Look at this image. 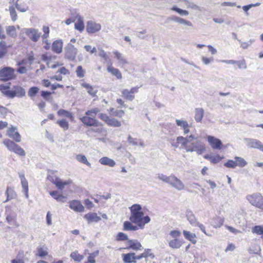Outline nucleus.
Segmentation results:
<instances>
[{
    "label": "nucleus",
    "instance_id": "f257e3e1",
    "mask_svg": "<svg viewBox=\"0 0 263 263\" xmlns=\"http://www.w3.org/2000/svg\"><path fill=\"white\" fill-rule=\"evenodd\" d=\"M130 211V215L129 216L130 221L134 223L138 226L141 229H143V224L142 223V217L144 215L143 212L142 211V207L139 204H133L129 207Z\"/></svg>",
    "mask_w": 263,
    "mask_h": 263
},
{
    "label": "nucleus",
    "instance_id": "f03ea898",
    "mask_svg": "<svg viewBox=\"0 0 263 263\" xmlns=\"http://www.w3.org/2000/svg\"><path fill=\"white\" fill-rule=\"evenodd\" d=\"M246 199L252 205L263 210V196L260 193H255L248 195Z\"/></svg>",
    "mask_w": 263,
    "mask_h": 263
},
{
    "label": "nucleus",
    "instance_id": "7ed1b4c3",
    "mask_svg": "<svg viewBox=\"0 0 263 263\" xmlns=\"http://www.w3.org/2000/svg\"><path fill=\"white\" fill-rule=\"evenodd\" d=\"M16 78L15 69L11 67H4L0 69V81L7 82Z\"/></svg>",
    "mask_w": 263,
    "mask_h": 263
},
{
    "label": "nucleus",
    "instance_id": "20e7f679",
    "mask_svg": "<svg viewBox=\"0 0 263 263\" xmlns=\"http://www.w3.org/2000/svg\"><path fill=\"white\" fill-rule=\"evenodd\" d=\"M47 179L55 184L59 190H63L66 185H69L72 182L71 180L63 181L52 171L49 172L47 176Z\"/></svg>",
    "mask_w": 263,
    "mask_h": 263
},
{
    "label": "nucleus",
    "instance_id": "39448f33",
    "mask_svg": "<svg viewBox=\"0 0 263 263\" xmlns=\"http://www.w3.org/2000/svg\"><path fill=\"white\" fill-rule=\"evenodd\" d=\"M78 49L71 43H68L64 48V58L70 61L76 60Z\"/></svg>",
    "mask_w": 263,
    "mask_h": 263
},
{
    "label": "nucleus",
    "instance_id": "423d86ee",
    "mask_svg": "<svg viewBox=\"0 0 263 263\" xmlns=\"http://www.w3.org/2000/svg\"><path fill=\"white\" fill-rule=\"evenodd\" d=\"M185 151L187 152H195L198 155H201L205 151V147L200 141H197L189 143V146H186Z\"/></svg>",
    "mask_w": 263,
    "mask_h": 263
},
{
    "label": "nucleus",
    "instance_id": "0eeeda50",
    "mask_svg": "<svg viewBox=\"0 0 263 263\" xmlns=\"http://www.w3.org/2000/svg\"><path fill=\"white\" fill-rule=\"evenodd\" d=\"M3 143L10 151H12L15 154L21 156H25V152L24 150L12 141L9 139H5Z\"/></svg>",
    "mask_w": 263,
    "mask_h": 263
},
{
    "label": "nucleus",
    "instance_id": "6e6552de",
    "mask_svg": "<svg viewBox=\"0 0 263 263\" xmlns=\"http://www.w3.org/2000/svg\"><path fill=\"white\" fill-rule=\"evenodd\" d=\"M243 142L248 147L257 149L263 152V143L259 140L254 138H245Z\"/></svg>",
    "mask_w": 263,
    "mask_h": 263
},
{
    "label": "nucleus",
    "instance_id": "1a4fd4ad",
    "mask_svg": "<svg viewBox=\"0 0 263 263\" xmlns=\"http://www.w3.org/2000/svg\"><path fill=\"white\" fill-rule=\"evenodd\" d=\"M22 32L25 33L33 42H37L41 37V33L37 29L33 28H24L22 30Z\"/></svg>",
    "mask_w": 263,
    "mask_h": 263
},
{
    "label": "nucleus",
    "instance_id": "9d476101",
    "mask_svg": "<svg viewBox=\"0 0 263 263\" xmlns=\"http://www.w3.org/2000/svg\"><path fill=\"white\" fill-rule=\"evenodd\" d=\"M7 97L10 98H13L15 97L22 98L25 96L26 91L25 89L20 86H14L12 90H8L6 93Z\"/></svg>",
    "mask_w": 263,
    "mask_h": 263
},
{
    "label": "nucleus",
    "instance_id": "9b49d317",
    "mask_svg": "<svg viewBox=\"0 0 263 263\" xmlns=\"http://www.w3.org/2000/svg\"><path fill=\"white\" fill-rule=\"evenodd\" d=\"M140 87L136 86L132 87L130 89H124L121 91L122 96L127 100L132 101L135 97V94L138 92Z\"/></svg>",
    "mask_w": 263,
    "mask_h": 263
},
{
    "label": "nucleus",
    "instance_id": "f8f14e48",
    "mask_svg": "<svg viewBox=\"0 0 263 263\" xmlns=\"http://www.w3.org/2000/svg\"><path fill=\"white\" fill-rule=\"evenodd\" d=\"M101 25L92 21H88L86 23V31L88 33H95L101 29Z\"/></svg>",
    "mask_w": 263,
    "mask_h": 263
},
{
    "label": "nucleus",
    "instance_id": "ddd939ff",
    "mask_svg": "<svg viewBox=\"0 0 263 263\" xmlns=\"http://www.w3.org/2000/svg\"><path fill=\"white\" fill-rule=\"evenodd\" d=\"M82 122L87 126H99L100 122L90 116H84L80 119Z\"/></svg>",
    "mask_w": 263,
    "mask_h": 263
},
{
    "label": "nucleus",
    "instance_id": "4468645a",
    "mask_svg": "<svg viewBox=\"0 0 263 263\" xmlns=\"http://www.w3.org/2000/svg\"><path fill=\"white\" fill-rule=\"evenodd\" d=\"M169 184L178 191H182L184 189L183 182L174 175H172Z\"/></svg>",
    "mask_w": 263,
    "mask_h": 263
},
{
    "label": "nucleus",
    "instance_id": "2eb2a0df",
    "mask_svg": "<svg viewBox=\"0 0 263 263\" xmlns=\"http://www.w3.org/2000/svg\"><path fill=\"white\" fill-rule=\"evenodd\" d=\"M208 141L213 149H220L222 145L221 140L212 136L207 137Z\"/></svg>",
    "mask_w": 263,
    "mask_h": 263
},
{
    "label": "nucleus",
    "instance_id": "dca6fc26",
    "mask_svg": "<svg viewBox=\"0 0 263 263\" xmlns=\"http://www.w3.org/2000/svg\"><path fill=\"white\" fill-rule=\"evenodd\" d=\"M196 139L197 138L193 135L185 138L182 136H179L177 138V141L178 143H181V145L183 146L185 149L186 146H189V143H190L193 140Z\"/></svg>",
    "mask_w": 263,
    "mask_h": 263
},
{
    "label": "nucleus",
    "instance_id": "f3484780",
    "mask_svg": "<svg viewBox=\"0 0 263 263\" xmlns=\"http://www.w3.org/2000/svg\"><path fill=\"white\" fill-rule=\"evenodd\" d=\"M19 177L21 179V183L23 189L22 191L24 193L25 197L26 198H28V182L26 179L25 178V175L24 173H19Z\"/></svg>",
    "mask_w": 263,
    "mask_h": 263
},
{
    "label": "nucleus",
    "instance_id": "a211bd4d",
    "mask_svg": "<svg viewBox=\"0 0 263 263\" xmlns=\"http://www.w3.org/2000/svg\"><path fill=\"white\" fill-rule=\"evenodd\" d=\"M167 20L174 21L176 23L188 26V27H192L193 26V24L190 21L185 20L183 18L178 17L176 15L171 16L168 17L167 18Z\"/></svg>",
    "mask_w": 263,
    "mask_h": 263
},
{
    "label": "nucleus",
    "instance_id": "6ab92c4d",
    "mask_svg": "<svg viewBox=\"0 0 263 263\" xmlns=\"http://www.w3.org/2000/svg\"><path fill=\"white\" fill-rule=\"evenodd\" d=\"M16 128L14 127H12L10 128L7 131V135L10 137L12 138L14 140H15L16 142H20L21 140V137L19 133L15 131Z\"/></svg>",
    "mask_w": 263,
    "mask_h": 263
},
{
    "label": "nucleus",
    "instance_id": "aec40b11",
    "mask_svg": "<svg viewBox=\"0 0 263 263\" xmlns=\"http://www.w3.org/2000/svg\"><path fill=\"white\" fill-rule=\"evenodd\" d=\"M69 207L71 209L77 212H82L84 206L78 200H72L70 202Z\"/></svg>",
    "mask_w": 263,
    "mask_h": 263
},
{
    "label": "nucleus",
    "instance_id": "412c9836",
    "mask_svg": "<svg viewBox=\"0 0 263 263\" xmlns=\"http://www.w3.org/2000/svg\"><path fill=\"white\" fill-rule=\"evenodd\" d=\"M63 41L61 40H58L54 41L52 45V50L57 53H61L63 49Z\"/></svg>",
    "mask_w": 263,
    "mask_h": 263
},
{
    "label": "nucleus",
    "instance_id": "4be33fe9",
    "mask_svg": "<svg viewBox=\"0 0 263 263\" xmlns=\"http://www.w3.org/2000/svg\"><path fill=\"white\" fill-rule=\"evenodd\" d=\"M84 218L88 223L93 222H97L101 220V218L96 213H88L85 215Z\"/></svg>",
    "mask_w": 263,
    "mask_h": 263
},
{
    "label": "nucleus",
    "instance_id": "5701e85b",
    "mask_svg": "<svg viewBox=\"0 0 263 263\" xmlns=\"http://www.w3.org/2000/svg\"><path fill=\"white\" fill-rule=\"evenodd\" d=\"M5 195L7 196V199L4 202H6L9 200L14 199L17 196L14 189L10 186H7V190L5 192Z\"/></svg>",
    "mask_w": 263,
    "mask_h": 263
},
{
    "label": "nucleus",
    "instance_id": "b1692460",
    "mask_svg": "<svg viewBox=\"0 0 263 263\" xmlns=\"http://www.w3.org/2000/svg\"><path fill=\"white\" fill-rule=\"evenodd\" d=\"M204 109L202 108H196L195 109L194 119L198 123H201L204 115Z\"/></svg>",
    "mask_w": 263,
    "mask_h": 263
},
{
    "label": "nucleus",
    "instance_id": "393cba45",
    "mask_svg": "<svg viewBox=\"0 0 263 263\" xmlns=\"http://www.w3.org/2000/svg\"><path fill=\"white\" fill-rule=\"evenodd\" d=\"M99 162L104 165H107L109 167H114L116 165L115 161L107 157H103L99 160Z\"/></svg>",
    "mask_w": 263,
    "mask_h": 263
},
{
    "label": "nucleus",
    "instance_id": "a878e982",
    "mask_svg": "<svg viewBox=\"0 0 263 263\" xmlns=\"http://www.w3.org/2000/svg\"><path fill=\"white\" fill-rule=\"evenodd\" d=\"M81 86L87 90V92L91 96H96V94L98 92L97 89L93 87L91 85L85 82L82 83Z\"/></svg>",
    "mask_w": 263,
    "mask_h": 263
},
{
    "label": "nucleus",
    "instance_id": "bb28decb",
    "mask_svg": "<svg viewBox=\"0 0 263 263\" xmlns=\"http://www.w3.org/2000/svg\"><path fill=\"white\" fill-rule=\"evenodd\" d=\"M128 246L130 249L134 250H141L143 249L140 242L136 239L129 240Z\"/></svg>",
    "mask_w": 263,
    "mask_h": 263
},
{
    "label": "nucleus",
    "instance_id": "cd10ccee",
    "mask_svg": "<svg viewBox=\"0 0 263 263\" xmlns=\"http://www.w3.org/2000/svg\"><path fill=\"white\" fill-rule=\"evenodd\" d=\"M50 195L59 202H65L66 197L62 194H59L57 191H53L50 192Z\"/></svg>",
    "mask_w": 263,
    "mask_h": 263
},
{
    "label": "nucleus",
    "instance_id": "c85d7f7f",
    "mask_svg": "<svg viewBox=\"0 0 263 263\" xmlns=\"http://www.w3.org/2000/svg\"><path fill=\"white\" fill-rule=\"evenodd\" d=\"M107 69L109 72L115 76L118 79L122 78V74L118 69L114 68L112 66H109Z\"/></svg>",
    "mask_w": 263,
    "mask_h": 263
},
{
    "label": "nucleus",
    "instance_id": "c756f323",
    "mask_svg": "<svg viewBox=\"0 0 263 263\" xmlns=\"http://www.w3.org/2000/svg\"><path fill=\"white\" fill-rule=\"evenodd\" d=\"M169 247L172 249H179L182 246V242L177 238H174L168 242Z\"/></svg>",
    "mask_w": 263,
    "mask_h": 263
},
{
    "label": "nucleus",
    "instance_id": "7c9ffc66",
    "mask_svg": "<svg viewBox=\"0 0 263 263\" xmlns=\"http://www.w3.org/2000/svg\"><path fill=\"white\" fill-rule=\"evenodd\" d=\"M138 226H133L132 222L126 221L123 223V230L124 231H137L139 229Z\"/></svg>",
    "mask_w": 263,
    "mask_h": 263
},
{
    "label": "nucleus",
    "instance_id": "2f4dec72",
    "mask_svg": "<svg viewBox=\"0 0 263 263\" xmlns=\"http://www.w3.org/2000/svg\"><path fill=\"white\" fill-rule=\"evenodd\" d=\"M186 216L187 220L193 226H195L198 222L192 212L187 211L186 212Z\"/></svg>",
    "mask_w": 263,
    "mask_h": 263
},
{
    "label": "nucleus",
    "instance_id": "473e14b6",
    "mask_svg": "<svg viewBox=\"0 0 263 263\" xmlns=\"http://www.w3.org/2000/svg\"><path fill=\"white\" fill-rule=\"evenodd\" d=\"M183 234L187 239L191 241L193 244H195L197 242L196 239V235L194 233H192L189 231H186L184 230L183 231Z\"/></svg>",
    "mask_w": 263,
    "mask_h": 263
},
{
    "label": "nucleus",
    "instance_id": "72a5a7b5",
    "mask_svg": "<svg viewBox=\"0 0 263 263\" xmlns=\"http://www.w3.org/2000/svg\"><path fill=\"white\" fill-rule=\"evenodd\" d=\"M136 255L135 253H127L123 254V261L125 263L135 262Z\"/></svg>",
    "mask_w": 263,
    "mask_h": 263
},
{
    "label": "nucleus",
    "instance_id": "f704fd0d",
    "mask_svg": "<svg viewBox=\"0 0 263 263\" xmlns=\"http://www.w3.org/2000/svg\"><path fill=\"white\" fill-rule=\"evenodd\" d=\"M115 55V57L119 61V63L120 64L125 65L128 63L127 60L123 57L122 54L120 53L118 51L115 50L113 52Z\"/></svg>",
    "mask_w": 263,
    "mask_h": 263
},
{
    "label": "nucleus",
    "instance_id": "c9c22d12",
    "mask_svg": "<svg viewBox=\"0 0 263 263\" xmlns=\"http://www.w3.org/2000/svg\"><path fill=\"white\" fill-rule=\"evenodd\" d=\"M85 26L84 23L83 17H80L77 22L74 24V28L79 30L80 32H82L84 29Z\"/></svg>",
    "mask_w": 263,
    "mask_h": 263
},
{
    "label": "nucleus",
    "instance_id": "e433bc0d",
    "mask_svg": "<svg viewBox=\"0 0 263 263\" xmlns=\"http://www.w3.org/2000/svg\"><path fill=\"white\" fill-rule=\"evenodd\" d=\"M76 159L80 162L86 164L89 167H91V163L88 161L85 156L79 154L76 156Z\"/></svg>",
    "mask_w": 263,
    "mask_h": 263
},
{
    "label": "nucleus",
    "instance_id": "4c0bfd02",
    "mask_svg": "<svg viewBox=\"0 0 263 263\" xmlns=\"http://www.w3.org/2000/svg\"><path fill=\"white\" fill-rule=\"evenodd\" d=\"M109 114L112 116L121 118L124 115V111L122 110H115L114 108H110Z\"/></svg>",
    "mask_w": 263,
    "mask_h": 263
},
{
    "label": "nucleus",
    "instance_id": "58836bf2",
    "mask_svg": "<svg viewBox=\"0 0 263 263\" xmlns=\"http://www.w3.org/2000/svg\"><path fill=\"white\" fill-rule=\"evenodd\" d=\"M70 18L75 22L76 20H79L80 17H82L78 10L76 9H71L70 10Z\"/></svg>",
    "mask_w": 263,
    "mask_h": 263
},
{
    "label": "nucleus",
    "instance_id": "ea45409f",
    "mask_svg": "<svg viewBox=\"0 0 263 263\" xmlns=\"http://www.w3.org/2000/svg\"><path fill=\"white\" fill-rule=\"evenodd\" d=\"M107 124L110 126L118 127L121 125V122L114 118H109Z\"/></svg>",
    "mask_w": 263,
    "mask_h": 263
},
{
    "label": "nucleus",
    "instance_id": "a19ab883",
    "mask_svg": "<svg viewBox=\"0 0 263 263\" xmlns=\"http://www.w3.org/2000/svg\"><path fill=\"white\" fill-rule=\"evenodd\" d=\"M7 52V46L5 42H0V58H3Z\"/></svg>",
    "mask_w": 263,
    "mask_h": 263
},
{
    "label": "nucleus",
    "instance_id": "79ce46f5",
    "mask_svg": "<svg viewBox=\"0 0 263 263\" xmlns=\"http://www.w3.org/2000/svg\"><path fill=\"white\" fill-rule=\"evenodd\" d=\"M6 32L11 37H15L16 36V29L14 26H8L6 28Z\"/></svg>",
    "mask_w": 263,
    "mask_h": 263
},
{
    "label": "nucleus",
    "instance_id": "37998d69",
    "mask_svg": "<svg viewBox=\"0 0 263 263\" xmlns=\"http://www.w3.org/2000/svg\"><path fill=\"white\" fill-rule=\"evenodd\" d=\"M234 159L236 166L243 167L247 164L246 160L241 157H235Z\"/></svg>",
    "mask_w": 263,
    "mask_h": 263
},
{
    "label": "nucleus",
    "instance_id": "c03bdc74",
    "mask_svg": "<svg viewBox=\"0 0 263 263\" xmlns=\"http://www.w3.org/2000/svg\"><path fill=\"white\" fill-rule=\"evenodd\" d=\"M260 5V3H257L255 4H251L248 5L243 6L242 7V8L243 10L245 11L246 16H248L249 14L248 13V11L250 9H251L252 7H257Z\"/></svg>",
    "mask_w": 263,
    "mask_h": 263
},
{
    "label": "nucleus",
    "instance_id": "a18cd8bd",
    "mask_svg": "<svg viewBox=\"0 0 263 263\" xmlns=\"http://www.w3.org/2000/svg\"><path fill=\"white\" fill-rule=\"evenodd\" d=\"M100 110L98 108H93L88 110L85 112V115L87 116H90L93 118H95L96 115L100 112Z\"/></svg>",
    "mask_w": 263,
    "mask_h": 263
},
{
    "label": "nucleus",
    "instance_id": "49530a36",
    "mask_svg": "<svg viewBox=\"0 0 263 263\" xmlns=\"http://www.w3.org/2000/svg\"><path fill=\"white\" fill-rule=\"evenodd\" d=\"M172 10L175 11V12H176L177 13H178V14L182 16H187L189 14L187 11L182 10L180 8H177L176 6H173L172 8Z\"/></svg>",
    "mask_w": 263,
    "mask_h": 263
},
{
    "label": "nucleus",
    "instance_id": "de8ad7c7",
    "mask_svg": "<svg viewBox=\"0 0 263 263\" xmlns=\"http://www.w3.org/2000/svg\"><path fill=\"white\" fill-rule=\"evenodd\" d=\"M9 10L12 21L13 22L16 21L17 18V15L15 8L13 6H10L9 8Z\"/></svg>",
    "mask_w": 263,
    "mask_h": 263
},
{
    "label": "nucleus",
    "instance_id": "09e8293b",
    "mask_svg": "<svg viewBox=\"0 0 263 263\" xmlns=\"http://www.w3.org/2000/svg\"><path fill=\"white\" fill-rule=\"evenodd\" d=\"M147 30L144 29L141 31L137 32L136 36L140 39L144 40L147 37H148V34H147Z\"/></svg>",
    "mask_w": 263,
    "mask_h": 263
},
{
    "label": "nucleus",
    "instance_id": "8fccbe9b",
    "mask_svg": "<svg viewBox=\"0 0 263 263\" xmlns=\"http://www.w3.org/2000/svg\"><path fill=\"white\" fill-rule=\"evenodd\" d=\"M172 175L167 176L165 175H164L163 174H159L158 176V178L162 181L164 182L167 183L169 184L170 179H171Z\"/></svg>",
    "mask_w": 263,
    "mask_h": 263
},
{
    "label": "nucleus",
    "instance_id": "3c124183",
    "mask_svg": "<svg viewBox=\"0 0 263 263\" xmlns=\"http://www.w3.org/2000/svg\"><path fill=\"white\" fill-rule=\"evenodd\" d=\"M223 158V156L221 157L218 154L212 155L210 162L212 163L216 164L219 162Z\"/></svg>",
    "mask_w": 263,
    "mask_h": 263
},
{
    "label": "nucleus",
    "instance_id": "603ef678",
    "mask_svg": "<svg viewBox=\"0 0 263 263\" xmlns=\"http://www.w3.org/2000/svg\"><path fill=\"white\" fill-rule=\"evenodd\" d=\"M58 114L59 116H61L68 117V118H70V119H72L73 118L72 114L71 112H70L67 110H65L64 109H60L58 111Z\"/></svg>",
    "mask_w": 263,
    "mask_h": 263
},
{
    "label": "nucleus",
    "instance_id": "864d4df0",
    "mask_svg": "<svg viewBox=\"0 0 263 263\" xmlns=\"http://www.w3.org/2000/svg\"><path fill=\"white\" fill-rule=\"evenodd\" d=\"M70 257L76 261H80L83 258V256L78 253L77 252H72L70 254Z\"/></svg>",
    "mask_w": 263,
    "mask_h": 263
},
{
    "label": "nucleus",
    "instance_id": "5fc2aeb1",
    "mask_svg": "<svg viewBox=\"0 0 263 263\" xmlns=\"http://www.w3.org/2000/svg\"><path fill=\"white\" fill-rule=\"evenodd\" d=\"M239 42L240 44V47L242 49H247L254 42V40L250 39L249 41L245 42L239 40Z\"/></svg>",
    "mask_w": 263,
    "mask_h": 263
},
{
    "label": "nucleus",
    "instance_id": "6e6d98bb",
    "mask_svg": "<svg viewBox=\"0 0 263 263\" xmlns=\"http://www.w3.org/2000/svg\"><path fill=\"white\" fill-rule=\"evenodd\" d=\"M176 122L178 126L182 127L183 129L189 127V125L186 121L176 119Z\"/></svg>",
    "mask_w": 263,
    "mask_h": 263
},
{
    "label": "nucleus",
    "instance_id": "4d7b16f0",
    "mask_svg": "<svg viewBox=\"0 0 263 263\" xmlns=\"http://www.w3.org/2000/svg\"><path fill=\"white\" fill-rule=\"evenodd\" d=\"M39 90V89L38 87H32L29 89L28 95L31 98L33 97L36 95Z\"/></svg>",
    "mask_w": 263,
    "mask_h": 263
},
{
    "label": "nucleus",
    "instance_id": "13d9d810",
    "mask_svg": "<svg viewBox=\"0 0 263 263\" xmlns=\"http://www.w3.org/2000/svg\"><path fill=\"white\" fill-rule=\"evenodd\" d=\"M142 256L145 258L150 257L151 259H153L155 257L154 254L151 252V250L149 249H145L144 252L142 253Z\"/></svg>",
    "mask_w": 263,
    "mask_h": 263
},
{
    "label": "nucleus",
    "instance_id": "bf43d9fd",
    "mask_svg": "<svg viewBox=\"0 0 263 263\" xmlns=\"http://www.w3.org/2000/svg\"><path fill=\"white\" fill-rule=\"evenodd\" d=\"M252 232L263 236V226H255L252 229Z\"/></svg>",
    "mask_w": 263,
    "mask_h": 263
},
{
    "label": "nucleus",
    "instance_id": "052dcab7",
    "mask_svg": "<svg viewBox=\"0 0 263 263\" xmlns=\"http://www.w3.org/2000/svg\"><path fill=\"white\" fill-rule=\"evenodd\" d=\"M76 74L78 78H81L84 77L85 74V70H83L81 66H78L76 69Z\"/></svg>",
    "mask_w": 263,
    "mask_h": 263
},
{
    "label": "nucleus",
    "instance_id": "680f3d73",
    "mask_svg": "<svg viewBox=\"0 0 263 263\" xmlns=\"http://www.w3.org/2000/svg\"><path fill=\"white\" fill-rule=\"evenodd\" d=\"M58 123L61 127L64 129V130H67L69 128L68 122L65 119L58 121Z\"/></svg>",
    "mask_w": 263,
    "mask_h": 263
},
{
    "label": "nucleus",
    "instance_id": "e2e57ef3",
    "mask_svg": "<svg viewBox=\"0 0 263 263\" xmlns=\"http://www.w3.org/2000/svg\"><path fill=\"white\" fill-rule=\"evenodd\" d=\"M48 254L47 249L46 248H37V255L40 257H44Z\"/></svg>",
    "mask_w": 263,
    "mask_h": 263
},
{
    "label": "nucleus",
    "instance_id": "0e129e2a",
    "mask_svg": "<svg viewBox=\"0 0 263 263\" xmlns=\"http://www.w3.org/2000/svg\"><path fill=\"white\" fill-rule=\"evenodd\" d=\"M236 65H237V67L239 69H246L247 67V64L246 61L245 60H242L240 61H236Z\"/></svg>",
    "mask_w": 263,
    "mask_h": 263
},
{
    "label": "nucleus",
    "instance_id": "69168bd1",
    "mask_svg": "<svg viewBox=\"0 0 263 263\" xmlns=\"http://www.w3.org/2000/svg\"><path fill=\"white\" fill-rule=\"evenodd\" d=\"M116 239L118 241L127 240L128 239V236L126 234L119 232L117 235Z\"/></svg>",
    "mask_w": 263,
    "mask_h": 263
},
{
    "label": "nucleus",
    "instance_id": "338daca9",
    "mask_svg": "<svg viewBox=\"0 0 263 263\" xmlns=\"http://www.w3.org/2000/svg\"><path fill=\"white\" fill-rule=\"evenodd\" d=\"M224 166L228 168H235L236 165L235 161L232 160H229L224 164Z\"/></svg>",
    "mask_w": 263,
    "mask_h": 263
},
{
    "label": "nucleus",
    "instance_id": "774afa93",
    "mask_svg": "<svg viewBox=\"0 0 263 263\" xmlns=\"http://www.w3.org/2000/svg\"><path fill=\"white\" fill-rule=\"evenodd\" d=\"M85 49L91 54L94 53L97 51V49L95 47H92L90 45H85Z\"/></svg>",
    "mask_w": 263,
    "mask_h": 263
}]
</instances>
